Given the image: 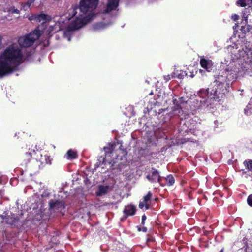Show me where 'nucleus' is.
Wrapping results in <instances>:
<instances>
[{
    "instance_id": "f257e3e1",
    "label": "nucleus",
    "mask_w": 252,
    "mask_h": 252,
    "mask_svg": "<svg viewBox=\"0 0 252 252\" xmlns=\"http://www.w3.org/2000/svg\"><path fill=\"white\" fill-rule=\"evenodd\" d=\"M98 0H82L79 7L70 10L71 15L68 20L72 19L70 24L65 23L62 19L56 24L60 30H63L64 36L68 41L70 40L71 33L82 27L89 21L94 15V11L96 8Z\"/></svg>"
},
{
    "instance_id": "f03ea898",
    "label": "nucleus",
    "mask_w": 252,
    "mask_h": 252,
    "mask_svg": "<svg viewBox=\"0 0 252 252\" xmlns=\"http://www.w3.org/2000/svg\"><path fill=\"white\" fill-rule=\"evenodd\" d=\"M0 55L15 66L22 62L23 51L18 44L14 43L8 46Z\"/></svg>"
},
{
    "instance_id": "7ed1b4c3",
    "label": "nucleus",
    "mask_w": 252,
    "mask_h": 252,
    "mask_svg": "<svg viewBox=\"0 0 252 252\" xmlns=\"http://www.w3.org/2000/svg\"><path fill=\"white\" fill-rule=\"evenodd\" d=\"M42 33V32L37 28L29 34L20 37L17 44L20 46L22 49L23 48L29 47L32 46L35 41L39 38Z\"/></svg>"
},
{
    "instance_id": "20e7f679",
    "label": "nucleus",
    "mask_w": 252,
    "mask_h": 252,
    "mask_svg": "<svg viewBox=\"0 0 252 252\" xmlns=\"http://www.w3.org/2000/svg\"><path fill=\"white\" fill-rule=\"evenodd\" d=\"M14 67V65L0 55V77L12 73Z\"/></svg>"
},
{
    "instance_id": "39448f33",
    "label": "nucleus",
    "mask_w": 252,
    "mask_h": 252,
    "mask_svg": "<svg viewBox=\"0 0 252 252\" xmlns=\"http://www.w3.org/2000/svg\"><path fill=\"white\" fill-rule=\"evenodd\" d=\"M209 89L208 90L202 89L197 93V95L200 97V103L202 105L206 104L208 106L212 103V99H213V92L211 91L209 94Z\"/></svg>"
},
{
    "instance_id": "423d86ee",
    "label": "nucleus",
    "mask_w": 252,
    "mask_h": 252,
    "mask_svg": "<svg viewBox=\"0 0 252 252\" xmlns=\"http://www.w3.org/2000/svg\"><path fill=\"white\" fill-rule=\"evenodd\" d=\"M216 82V84L214 85V88L212 90L213 99H220L223 97L225 93L227 92L226 87L224 84L222 83L217 84Z\"/></svg>"
},
{
    "instance_id": "0eeeda50",
    "label": "nucleus",
    "mask_w": 252,
    "mask_h": 252,
    "mask_svg": "<svg viewBox=\"0 0 252 252\" xmlns=\"http://www.w3.org/2000/svg\"><path fill=\"white\" fill-rule=\"evenodd\" d=\"M228 50L233 60L240 58L244 54V51L241 46L234 44L228 47Z\"/></svg>"
},
{
    "instance_id": "6e6552de",
    "label": "nucleus",
    "mask_w": 252,
    "mask_h": 252,
    "mask_svg": "<svg viewBox=\"0 0 252 252\" xmlns=\"http://www.w3.org/2000/svg\"><path fill=\"white\" fill-rule=\"evenodd\" d=\"M200 64L201 66L205 68L207 71H210L212 69L213 63L210 60L202 58L200 60Z\"/></svg>"
},
{
    "instance_id": "1a4fd4ad",
    "label": "nucleus",
    "mask_w": 252,
    "mask_h": 252,
    "mask_svg": "<svg viewBox=\"0 0 252 252\" xmlns=\"http://www.w3.org/2000/svg\"><path fill=\"white\" fill-rule=\"evenodd\" d=\"M119 1V0H109L105 11L108 12L112 10H115L118 6Z\"/></svg>"
},
{
    "instance_id": "9d476101",
    "label": "nucleus",
    "mask_w": 252,
    "mask_h": 252,
    "mask_svg": "<svg viewBox=\"0 0 252 252\" xmlns=\"http://www.w3.org/2000/svg\"><path fill=\"white\" fill-rule=\"evenodd\" d=\"M135 211L136 208L132 205H128L126 206L124 210V213L126 215L125 218H126L128 215H134Z\"/></svg>"
},
{
    "instance_id": "9b49d317",
    "label": "nucleus",
    "mask_w": 252,
    "mask_h": 252,
    "mask_svg": "<svg viewBox=\"0 0 252 252\" xmlns=\"http://www.w3.org/2000/svg\"><path fill=\"white\" fill-rule=\"evenodd\" d=\"M50 209L53 210H59L63 206L62 202L60 201H52L49 203Z\"/></svg>"
},
{
    "instance_id": "f8f14e48",
    "label": "nucleus",
    "mask_w": 252,
    "mask_h": 252,
    "mask_svg": "<svg viewBox=\"0 0 252 252\" xmlns=\"http://www.w3.org/2000/svg\"><path fill=\"white\" fill-rule=\"evenodd\" d=\"M162 180H165L169 186L173 185L174 183V179L172 175H168L166 178H162L158 176V182L160 183Z\"/></svg>"
},
{
    "instance_id": "ddd939ff",
    "label": "nucleus",
    "mask_w": 252,
    "mask_h": 252,
    "mask_svg": "<svg viewBox=\"0 0 252 252\" xmlns=\"http://www.w3.org/2000/svg\"><path fill=\"white\" fill-rule=\"evenodd\" d=\"M47 15L44 14L34 15L32 17V19H34L38 22H42L44 23L46 21Z\"/></svg>"
},
{
    "instance_id": "4468645a",
    "label": "nucleus",
    "mask_w": 252,
    "mask_h": 252,
    "mask_svg": "<svg viewBox=\"0 0 252 252\" xmlns=\"http://www.w3.org/2000/svg\"><path fill=\"white\" fill-rule=\"evenodd\" d=\"M245 113L252 118V98L251 99L249 104L245 109Z\"/></svg>"
},
{
    "instance_id": "2eb2a0df",
    "label": "nucleus",
    "mask_w": 252,
    "mask_h": 252,
    "mask_svg": "<svg viewBox=\"0 0 252 252\" xmlns=\"http://www.w3.org/2000/svg\"><path fill=\"white\" fill-rule=\"evenodd\" d=\"M237 3L241 7L246 6L250 7L252 6V0H239L237 1Z\"/></svg>"
},
{
    "instance_id": "dca6fc26",
    "label": "nucleus",
    "mask_w": 252,
    "mask_h": 252,
    "mask_svg": "<svg viewBox=\"0 0 252 252\" xmlns=\"http://www.w3.org/2000/svg\"><path fill=\"white\" fill-rule=\"evenodd\" d=\"M6 219V221L8 223L13 224L17 221L19 219L17 216L15 217L14 215H13L11 217H9Z\"/></svg>"
},
{
    "instance_id": "f3484780",
    "label": "nucleus",
    "mask_w": 252,
    "mask_h": 252,
    "mask_svg": "<svg viewBox=\"0 0 252 252\" xmlns=\"http://www.w3.org/2000/svg\"><path fill=\"white\" fill-rule=\"evenodd\" d=\"M173 76H174V77H177L179 79H182L184 76H186L187 74L185 71H180V73H179L178 70H175L173 72Z\"/></svg>"
},
{
    "instance_id": "a211bd4d",
    "label": "nucleus",
    "mask_w": 252,
    "mask_h": 252,
    "mask_svg": "<svg viewBox=\"0 0 252 252\" xmlns=\"http://www.w3.org/2000/svg\"><path fill=\"white\" fill-rule=\"evenodd\" d=\"M108 190L107 187L100 186L99 187V192L97 193L98 195H102V194H105Z\"/></svg>"
},
{
    "instance_id": "6ab92c4d",
    "label": "nucleus",
    "mask_w": 252,
    "mask_h": 252,
    "mask_svg": "<svg viewBox=\"0 0 252 252\" xmlns=\"http://www.w3.org/2000/svg\"><path fill=\"white\" fill-rule=\"evenodd\" d=\"M35 0H28L26 3L23 4L22 5L25 10H27V9L30 7L31 4L34 2Z\"/></svg>"
},
{
    "instance_id": "aec40b11",
    "label": "nucleus",
    "mask_w": 252,
    "mask_h": 252,
    "mask_svg": "<svg viewBox=\"0 0 252 252\" xmlns=\"http://www.w3.org/2000/svg\"><path fill=\"white\" fill-rule=\"evenodd\" d=\"M67 156L70 159L75 158L76 157L77 154L75 152L70 150L67 152Z\"/></svg>"
},
{
    "instance_id": "412c9836",
    "label": "nucleus",
    "mask_w": 252,
    "mask_h": 252,
    "mask_svg": "<svg viewBox=\"0 0 252 252\" xmlns=\"http://www.w3.org/2000/svg\"><path fill=\"white\" fill-rule=\"evenodd\" d=\"M244 164L247 166L249 171H252V160H250L248 162L245 161Z\"/></svg>"
},
{
    "instance_id": "4be33fe9",
    "label": "nucleus",
    "mask_w": 252,
    "mask_h": 252,
    "mask_svg": "<svg viewBox=\"0 0 252 252\" xmlns=\"http://www.w3.org/2000/svg\"><path fill=\"white\" fill-rule=\"evenodd\" d=\"M8 11L10 14H13V13L19 14V12H20L18 9H17V8H15L14 7L10 8L8 9Z\"/></svg>"
},
{
    "instance_id": "5701e85b",
    "label": "nucleus",
    "mask_w": 252,
    "mask_h": 252,
    "mask_svg": "<svg viewBox=\"0 0 252 252\" xmlns=\"http://www.w3.org/2000/svg\"><path fill=\"white\" fill-rule=\"evenodd\" d=\"M104 27H105L104 24L100 23H98V24H97L94 25V30H99V29H100Z\"/></svg>"
},
{
    "instance_id": "b1692460",
    "label": "nucleus",
    "mask_w": 252,
    "mask_h": 252,
    "mask_svg": "<svg viewBox=\"0 0 252 252\" xmlns=\"http://www.w3.org/2000/svg\"><path fill=\"white\" fill-rule=\"evenodd\" d=\"M104 151H105L106 153H111L113 151V150H114L113 144H112L109 147H104Z\"/></svg>"
},
{
    "instance_id": "393cba45",
    "label": "nucleus",
    "mask_w": 252,
    "mask_h": 252,
    "mask_svg": "<svg viewBox=\"0 0 252 252\" xmlns=\"http://www.w3.org/2000/svg\"><path fill=\"white\" fill-rule=\"evenodd\" d=\"M152 196V193L149 192L148 194L144 197V202L147 203V202L151 198Z\"/></svg>"
},
{
    "instance_id": "a878e982",
    "label": "nucleus",
    "mask_w": 252,
    "mask_h": 252,
    "mask_svg": "<svg viewBox=\"0 0 252 252\" xmlns=\"http://www.w3.org/2000/svg\"><path fill=\"white\" fill-rule=\"evenodd\" d=\"M174 77V76H173V73L171 75H164V78L165 80L166 81H168L169 80H170L172 78Z\"/></svg>"
},
{
    "instance_id": "bb28decb",
    "label": "nucleus",
    "mask_w": 252,
    "mask_h": 252,
    "mask_svg": "<svg viewBox=\"0 0 252 252\" xmlns=\"http://www.w3.org/2000/svg\"><path fill=\"white\" fill-rule=\"evenodd\" d=\"M247 202L250 206L252 207V194L248 196L247 198Z\"/></svg>"
},
{
    "instance_id": "cd10ccee",
    "label": "nucleus",
    "mask_w": 252,
    "mask_h": 252,
    "mask_svg": "<svg viewBox=\"0 0 252 252\" xmlns=\"http://www.w3.org/2000/svg\"><path fill=\"white\" fill-rule=\"evenodd\" d=\"M137 229L138 231H143L144 232H146L147 230V229L145 227H142V228L140 226H137Z\"/></svg>"
},
{
    "instance_id": "c85d7f7f",
    "label": "nucleus",
    "mask_w": 252,
    "mask_h": 252,
    "mask_svg": "<svg viewBox=\"0 0 252 252\" xmlns=\"http://www.w3.org/2000/svg\"><path fill=\"white\" fill-rule=\"evenodd\" d=\"M239 16L236 14L232 15L231 16L232 19L234 21L237 20L239 19Z\"/></svg>"
},
{
    "instance_id": "c756f323",
    "label": "nucleus",
    "mask_w": 252,
    "mask_h": 252,
    "mask_svg": "<svg viewBox=\"0 0 252 252\" xmlns=\"http://www.w3.org/2000/svg\"><path fill=\"white\" fill-rule=\"evenodd\" d=\"M144 206V204L143 202H140L139 204V207L140 208H142Z\"/></svg>"
},
{
    "instance_id": "7c9ffc66",
    "label": "nucleus",
    "mask_w": 252,
    "mask_h": 252,
    "mask_svg": "<svg viewBox=\"0 0 252 252\" xmlns=\"http://www.w3.org/2000/svg\"><path fill=\"white\" fill-rule=\"evenodd\" d=\"M146 219V217L145 215H143L142 217V220H145Z\"/></svg>"
},
{
    "instance_id": "2f4dec72",
    "label": "nucleus",
    "mask_w": 252,
    "mask_h": 252,
    "mask_svg": "<svg viewBox=\"0 0 252 252\" xmlns=\"http://www.w3.org/2000/svg\"><path fill=\"white\" fill-rule=\"evenodd\" d=\"M114 166H115L114 164L112 165V166H111V170H113L115 169V167H114Z\"/></svg>"
},
{
    "instance_id": "473e14b6",
    "label": "nucleus",
    "mask_w": 252,
    "mask_h": 252,
    "mask_svg": "<svg viewBox=\"0 0 252 252\" xmlns=\"http://www.w3.org/2000/svg\"><path fill=\"white\" fill-rule=\"evenodd\" d=\"M145 207L146 209H148L149 208V205L147 203H145Z\"/></svg>"
},
{
    "instance_id": "72a5a7b5",
    "label": "nucleus",
    "mask_w": 252,
    "mask_h": 252,
    "mask_svg": "<svg viewBox=\"0 0 252 252\" xmlns=\"http://www.w3.org/2000/svg\"><path fill=\"white\" fill-rule=\"evenodd\" d=\"M144 223H145V221L142 220L141 225H143L144 224Z\"/></svg>"
},
{
    "instance_id": "f704fd0d",
    "label": "nucleus",
    "mask_w": 252,
    "mask_h": 252,
    "mask_svg": "<svg viewBox=\"0 0 252 252\" xmlns=\"http://www.w3.org/2000/svg\"><path fill=\"white\" fill-rule=\"evenodd\" d=\"M1 38L0 37V45L1 44Z\"/></svg>"
},
{
    "instance_id": "c9c22d12",
    "label": "nucleus",
    "mask_w": 252,
    "mask_h": 252,
    "mask_svg": "<svg viewBox=\"0 0 252 252\" xmlns=\"http://www.w3.org/2000/svg\"><path fill=\"white\" fill-rule=\"evenodd\" d=\"M156 172H157V171H154L153 173V175L155 174V173H156Z\"/></svg>"
},
{
    "instance_id": "e433bc0d",
    "label": "nucleus",
    "mask_w": 252,
    "mask_h": 252,
    "mask_svg": "<svg viewBox=\"0 0 252 252\" xmlns=\"http://www.w3.org/2000/svg\"><path fill=\"white\" fill-rule=\"evenodd\" d=\"M147 178H148L149 179H150V178H149L150 176H149V175H148V176H147Z\"/></svg>"
},
{
    "instance_id": "4c0bfd02",
    "label": "nucleus",
    "mask_w": 252,
    "mask_h": 252,
    "mask_svg": "<svg viewBox=\"0 0 252 252\" xmlns=\"http://www.w3.org/2000/svg\"><path fill=\"white\" fill-rule=\"evenodd\" d=\"M200 73H202L203 72V70H200Z\"/></svg>"
},
{
    "instance_id": "58836bf2",
    "label": "nucleus",
    "mask_w": 252,
    "mask_h": 252,
    "mask_svg": "<svg viewBox=\"0 0 252 252\" xmlns=\"http://www.w3.org/2000/svg\"><path fill=\"white\" fill-rule=\"evenodd\" d=\"M219 252H223V249H222L221 251H220Z\"/></svg>"
},
{
    "instance_id": "ea45409f",
    "label": "nucleus",
    "mask_w": 252,
    "mask_h": 252,
    "mask_svg": "<svg viewBox=\"0 0 252 252\" xmlns=\"http://www.w3.org/2000/svg\"><path fill=\"white\" fill-rule=\"evenodd\" d=\"M150 94H153L152 92H151Z\"/></svg>"
},
{
    "instance_id": "a19ab883",
    "label": "nucleus",
    "mask_w": 252,
    "mask_h": 252,
    "mask_svg": "<svg viewBox=\"0 0 252 252\" xmlns=\"http://www.w3.org/2000/svg\"><path fill=\"white\" fill-rule=\"evenodd\" d=\"M119 171H121L120 168H119Z\"/></svg>"
}]
</instances>
